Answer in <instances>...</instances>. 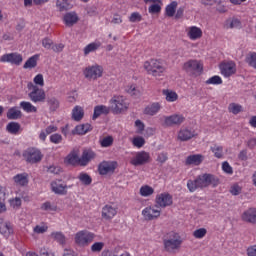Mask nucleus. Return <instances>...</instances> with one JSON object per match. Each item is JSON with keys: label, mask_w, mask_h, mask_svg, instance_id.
I'll list each match as a JSON object with an SVG mask.
<instances>
[{"label": "nucleus", "mask_w": 256, "mask_h": 256, "mask_svg": "<svg viewBox=\"0 0 256 256\" xmlns=\"http://www.w3.org/2000/svg\"><path fill=\"white\" fill-rule=\"evenodd\" d=\"M203 36V31H201V28H198L197 26H192L188 32V37L195 41V39H201Z\"/></svg>", "instance_id": "obj_30"}, {"label": "nucleus", "mask_w": 256, "mask_h": 256, "mask_svg": "<svg viewBox=\"0 0 256 256\" xmlns=\"http://www.w3.org/2000/svg\"><path fill=\"white\" fill-rule=\"evenodd\" d=\"M22 115L23 114L21 113V110L17 109V107H12L7 112V119H10V120L21 119Z\"/></svg>", "instance_id": "obj_32"}, {"label": "nucleus", "mask_w": 256, "mask_h": 256, "mask_svg": "<svg viewBox=\"0 0 256 256\" xmlns=\"http://www.w3.org/2000/svg\"><path fill=\"white\" fill-rule=\"evenodd\" d=\"M246 63H248L250 67H253V69H256V52H251L246 57Z\"/></svg>", "instance_id": "obj_46"}, {"label": "nucleus", "mask_w": 256, "mask_h": 256, "mask_svg": "<svg viewBox=\"0 0 256 256\" xmlns=\"http://www.w3.org/2000/svg\"><path fill=\"white\" fill-rule=\"evenodd\" d=\"M21 130V124L18 122H10L6 126V131L10 133V135H17Z\"/></svg>", "instance_id": "obj_33"}, {"label": "nucleus", "mask_w": 256, "mask_h": 256, "mask_svg": "<svg viewBox=\"0 0 256 256\" xmlns=\"http://www.w3.org/2000/svg\"><path fill=\"white\" fill-rule=\"evenodd\" d=\"M216 159H223V146L214 145L210 148Z\"/></svg>", "instance_id": "obj_41"}, {"label": "nucleus", "mask_w": 256, "mask_h": 256, "mask_svg": "<svg viewBox=\"0 0 256 256\" xmlns=\"http://www.w3.org/2000/svg\"><path fill=\"white\" fill-rule=\"evenodd\" d=\"M182 243L183 240H181V236L177 232H170L168 238L163 240L164 249L168 253H172V251L179 249Z\"/></svg>", "instance_id": "obj_2"}, {"label": "nucleus", "mask_w": 256, "mask_h": 256, "mask_svg": "<svg viewBox=\"0 0 256 256\" xmlns=\"http://www.w3.org/2000/svg\"><path fill=\"white\" fill-rule=\"evenodd\" d=\"M117 215V208L111 206V205H105L102 208V217L103 219H106L109 221V219H113Z\"/></svg>", "instance_id": "obj_21"}, {"label": "nucleus", "mask_w": 256, "mask_h": 256, "mask_svg": "<svg viewBox=\"0 0 256 256\" xmlns=\"http://www.w3.org/2000/svg\"><path fill=\"white\" fill-rule=\"evenodd\" d=\"M63 21L66 27H73L79 21V15L75 11L67 12L63 17Z\"/></svg>", "instance_id": "obj_20"}, {"label": "nucleus", "mask_w": 256, "mask_h": 256, "mask_svg": "<svg viewBox=\"0 0 256 256\" xmlns=\"http://www.w3.org/2000/svg\"><path fill=\"white\" fill-rule=\"evenodd\" d=\"M42 46L44 47V49H52V47H53V40H51L49 38H44L42 40Z\"/></svg>", "instance_id": "obj_60"}, {"label": "nucleus", "mask_w": 256, "mask_h": 256, "mask_svg": "<svg viewBox=\"0 0 256 256\" xmlns=\"http://www.w3.org/2000/svg\"><path fill=\"white\" fill-rule=\"evenodd\" d=\"M20 107L26 113H37V107H35L31 102L22 101L20 102Z\"/></svg>", "instance_id": "obj_36"}, {"label": "nucleus", "mask_w": 256, "mask_h": 256, "mask_svg": "<svg viewBox=\"0 0 256 256\" xmlns=\"http://www.w3.org/2000/svg\"><path fill=\"white\" fill-rule=\"evenodd\" d=\"M93 127H91V124H80L77 125L74 130H72V135H85L86 133H89Z\"/></svg>", "instance_id": "obj_25"}, {"label": "nucleus", "mask_w": 256, "mask_h": 256, "mask_svg": "<svg viewBox=\"0 0 256 256\" xmlns=\"http://www.w3.org/2000/svg\"><path fill=\"white\" fill-rule=\"evenodd\" d=\"M39 60V54L31 56L24 64V69H35L37 67V61Z\"/></svg>", "instance_id": "obj_35"}, {"label": "nucleus", "mask_w": 256, "mask_h": 256, "mask_svg": "<svg viewBox=\"0 0 256 256\" xmlns=\"http://www.w3.org/2000/svg\"><path fill=\"white\" fill-rule=\"evenodd\" d=\"M2 63H11V65H21L23 63V56L19 53H9L1 56Z\"/></svg>", "instance_id": "obj_13"}, {"label": "nucleus", "mask_w": 256, "mask_h": 256, "mask_svg": "<svg viewBox=\"0 0 256 256\" xmlns=\"http://www.w3.org/2000/svg\"><path fill=\"white\" fill-rule=\"evenodd\" d=\"M50 141L51 143H54L55 145H59V143H61V141H63V136H61V134H52L50 136Z\"/></svg>", "instance_id": "obj_55"}, {"label": "nucleus", "mask_w": 256, "mask_h": 256, "mask_svg": "<svg viewBox=\"0 0 256 256\" xmlns=\"http://www.w3.org/2000/svg\"><path fill=\"white\" fill-rule=\"evenodd\" d=\"M50 187L55 195H67V189H71V186L61 184V180L52 181Z\"/></svg>", "instance_id": "obj_14"}, {"label": "nucleus", "mask_w": 256, "mask_h": 256, "mask_svg": "<svg viewBox=\"0 0 256 256\" xmlns=\"http://www.w3.org/2000/svg\"><path fill=\"white\" fill-rule=\"evenodd\" d=\"M50 237L54 239L59 245H65L67 243V238L65 237V234L63 232H52L50 234Z\"/></svg>", "instance_id": "obj_34"}, {"label": "nucleus", "mask_w": 256, "mask_h": 256, "mask_svg": "<svg viewBox=\"0 0 256 256\" xmlns=\"http://www.w3.org/2000/svg\"><path fill=\"white\" fill-rule=\"evenodd\" d=\"M156 207H161L165 209V207H171L173 205V196L167 192L158 194L155 198Z\"/></svg>", "instance_id": "obj_9"}, {"label": "nucleus", "mask_w": 256, "mask_h": 256, "mask_svg": "<svg viewBox=\"0 0 256 256\" xmlns=\"http://www.w3.org/2000/svg\"><path fill=\"white\" fill-rule=\"evenodd\" d=\"M132 144L134 145V147L141 149V147H143V145H145V138H143L141 136L134 137L132 140Z\"/></svg>", "instance_id": "obj_49"}, {"label": "nucleus", "mask_w": 256, "mask_h": 256, "mask_svg": "<svg viewBox=\"0 0 256 256\" xmlns=\"http://www.w3.org/2000/svg\"><path fill=\"white\" fill-rule=\"evenodd\" d=\"M168 159H169V157L167 156V153L162 152V153L158 154L156 161L158 163H161V165H163V163H165Z\"/></svg>", "instance_id": "obj_59"}, {"label": "nucleus", "mask_w": 256, "mask_h": 256, "mask_svg": "<svg viewBox=\"0 0 256 256\" xmlns=\"http://www.w3.org/2000/svg\"><path fill=\"white\" fill-rule=\"evenodd\" d=\"M203 163V155H190L186 159V165H201Z\"/></svg>", "instance_id": "obj_28"}, {"label": "nucleus", "mask_w": 256, "mask_h": 256, "mask_svg": "<svg viewBox=\"0 0 256 256\" xmlns=\"http://www.w3.org/2000/svg\"><path fill=\"white\" fill-rule=\"evenodd\" d=\"M206 85H223V79L220 78V76H212L208 80L205 81Z\"/></svg>", "instance_id": "obj_43"}, {"label": "nucleus", "mask_w": 256, "mask_h": 256, "mask_svg": "<svg viewBox=\"0 0 256 256\" xmlns=\"http://www.w3.org/2000/svg\"><path fill=\"white\" fill-rule=\"evenodd\" d=\"M144 69L147 71L148 75L153 77H162L165 73V66L161 60H149L144 63Z\"/></svg>", "instance_id": "obj_1"}, {"label": "nucleus", "mask_w": 256, "mask_h": 256, "mask_svg": "<svg viewBox=\"0 0 256 256\" xmlns=\"http://www.w3.org/2000/svg\"><path fill=\"white\" fill-rule=\"evenodd\" d=\"M184 70L189 75H201L203 73V64L199 63L197 60H189L184 63Z\"/></svg>", "instance_id": "obj_8"}, {"label": "nucleus", "mask_w": 256, "mask_h": 256, "mask_svg": "<svg viewBox=\"0 0 256 256\" xmlns=\"http://www.w3.org/2000/svg\"><path fill=\"white\" fill-rule=\"evenodd\" d=\"M127 93H129V95H131L132 97H138V95H139V90H137V87H135V85H131V86L127 89Z\"/></svg>", "instance_id": "obj_61"}, {"label": "nucleus", "mask_w": 256, "mask_h": 256, "mask_svg": "<svg viewBox=\"0 0 256 256\" xmlns=\"http://www.w3.org/2000/svg\"><path fill=\"white\" fill-rule=\"evenodd\" d=\"M78 179L82 182V185L89 186L91 183H93V178H91V176L85 172L80 173Z\"/></svg>", "instance_id": "obj_38"}, {"label": "nucleus", "mask_w": 256, "mask_h": 256, "mask_svg": "<svg viewBox=\"0 0 256 256\" xmlns=\"http://www.w3.org/2000/svg\"><path fill=\"white\" fill-rule=\"evenodd\" d=\"M187 188L190 191V193H195L197 189H201V187H199V184L197 183V178L195 180H188Z\"/></svg>", "instance_id": "obj_45"}, {"label": "nucleus", "mask_w": 256, "mask_h": 256, "mask_svg": "<svg viewBox=\"0 0 256 256\" xmlns=\"http://www.w3.org/2000/svg\"><path fill=\"white\" fill-rule=\"evenodd\" d=\"M205 235H207V229H205V228H199L193 232V236L196 239H203V237H205Z\"/></svg>", "instance_id": "obj_51"}, {"label": "nucleus", "mask_w": 256, "mask_h": 256, "mask_svg": "<svg viewBox=\"0 0 256 256\" xmlns=\"http://www.w3.org/2000/svg\"><path fill=\"white\" fill-rule=\"evenodd\" d=\"M176 10H177V2L173 1L172 3L166 6L167 17H173L175 15Z\"/></svg>", "instance_id": "obj_42"}, {"label": "nucleus", "mask_w": 256, "mask_h": 256, "mask_svg": "<svg viewBox=\"0 0 256 256\" xmlns=\"http://www.w3.org/2000/svg\"><path fill=\"white\" fill-rule=\"evenodd\" d=\"M220 71L224 77H231V75H235L237 69L235 68V63L227 62L220 65Z\"/></svg>", "instance_id": "obj_18"}, {"label": "nucleus", "mask_w": 256, "mask_h": 256, "mask_svg": "<svg viewBox=\"0 0 256 256\" xmlns=\"http://www.w3.org/2000/svg\"><path fill=\"white\" fill-rule=\"evenodd\" d=\"M23 157L27 163L35 165V163H41L43 153L37 148H28L23 152Z\"/></svg>", "instance_id": "obj_6"}, {"label": "nucleus", "mask_w": 256, "mask_h": 256, "mask_svg": "<svg viewBox=\"0 0 256 256\" xmlns=\"http://www.w3.org/2000/svg\"><path fill=\"white\" fill-rule=\"evenodd\" d=\"M28 89L32 91L28 94V97L32 103H45L46 95L45 90L34 85L33 82H29L27 85Z\"/></svg>", "instance_id": "obj_4"}, {"label": "nucleus", "mask_w": 256, "mask_h": 256, "mask_svg": "<svg viewBox=\"0 0 256 256\" xmlns=\"http://www.w3.org/2000/svg\"><path fill=\"white\" fill-rule=\"evenodd\" d=\"M229 113H232L233 115H239L243 111V106L241 104L237 103H230L228 106Z\"/></svg>", "instance_id": "obj_39"}, {"label": "nucleus", "mask_w": 256, "mask_h": 256, "mask_svg": "<svg viewBox=\"0 0 256 256\" xmlns=\"http://www.w3.org/2000/svg\"><path fill=\"white\" fill-rule=\"evenodd\" d=\"M99 46L96 43H90L84 48V54L89 55V53H93V51H97Z\"/></svg>", "instance_id": "obj_53"}, {"label": "nucleus", "mask_w": 256, "mask_h": 256, "mask_svg": "<svg viewBox=\"0 0 256 256\" xmlns=\"http://www.w3.org/2000/svg\"><path fill=\"white\" fill-rule=\"evenodd\" d=\"M148 12L151 13L152 15H155L157 13H161V5H159V4H152L148 8Z\"/></svg>", "instance_id": "obj_56"}, {"label": "nucleus", "mask_w": 256, "mask_h": 256, "mask_svg": "<svg viewBox=\"0 0 256 256\" xmlns=\"http://www.w3.org/2000/svg\"><path fill=\"white\" fill-rule=\"evenodd\" d=\"M47 103L51 111H57V109H59V100H57V98L55 97L48 98Z\"/></svg>", "instance_id": "obj_44"}, {"label": "nucleus", "mask_w": 256, "mask_h": 256, "mask_svg": "<svg viewBox=\"0 0 256 256\" xmlns=\"http://www.w3.org/2000/svg\"><path fill=\"white\" fill-rule=\"evenodd\" d=\"M142 215L147 221H153V219H157V217L161 216V211L153 207H146L142 210Z\"/></svg>", "instance_id": "obj_19"}, {"label": "nucleus", "mask_w": 256, "mask_h": 256, "mask_svg": "<svg viewBox=\"0 0 256 256\" xmlns=\"http://www.w3.org/2000/svg\"><path fill=\"white\" fill-rule=\"evenodd\" d=\"M93 239H95V234L87 230H81L75 234L74 243L78 247H88L90 243H93Z\"/></svg>", "instance_id": "obj_5"}, {"label": "nucleus", "mask_w": 256, "mask_h": 256, "mask_svg": "<svg viewBox=\"0 0 256 256\" xmlns=\"http://www.w3.org/2000/svg\"><path fill=\"white\" fill-rule=\"evenodd\" d=\"M96 154L93 150H84L81 158L79 159V163L85 167L92 159H95Z\"/></svg>", "instance_id": "obj_23"}, {"label": "nucleus", "mask_w": 256, "mask_h": 256, "mask_svg": "<svg viewBox=\"0 0 256 256\" xmlns=\"http://www.w3.org/2000/svg\"><path fill=\"white\" fill-rule=\"evenodd\" d=\"M241 27V21L237 18H233L230 22V29H239Z\"/></svg>", "instance_id": "obj_58"}, {"label": "nucleus", "mask_w": 256, "mask_h": 256, "mask_svg": "<svg viewBox=\"0 0 256 256\" xmlns=\"http://www.w3.org/2000/svg\"><path fill=\"white\" fill-rule=\"evenodd\" d=\"M40 255L41 256H55V254L49 250V248H40Z\"/></svg>", "instance_id": "obj_63"}, {"label": "nucleus", "mask_w": 256, "mask_h": 256, "mask_svg": "<svg viewBox=\"0 0 256 256\" xmlns=\"http://www.w3.org/2000/svg\"><path fill=\"white\" fill-rule=\"evenodd\" d=\"M27 173L17 174L14 176L13 180L17 185H21V187H25L29 183V179L27 178Z\"/></svg>", "instance_id": "obj_31"}, {"label": "nucleus", "mask_w": 256, "mask_h": 256, "mask_svg": "<svg viewBox=\"0 0 256 256\" xmlns=\"http://www.w3.org/2000/svg\"><path fill=\"white\" fill-rule=\"evenodd\" d=\"M34 83L35 85H40V87H43L45 85V81L43 80V74H38L34 77Z\"/></svg>", "instance_id": "obj_62"}, {"label": "nucleus", "mask_w": 256, "mask_h": 256, "mask_svg": "<svg viewBox=\"0 0 256 256\" xmlns=\"http://www.w3.org/2000/svg\"><path fill=\"white\" fill-rule=\"evenodd\" d=\"M242 221L256 225V208H249L242 213Z\"/></svg>", "instance_id": "obj_17"}, {"label": "nucleus", "mask_w": 256, "mask_h": 256, "mask_svg": "<svg viewBox=\"0 0 256 256\" xmlns=\"http://www.w3.org/2000/svg\"><path fill=\"white\" fill-rule=\"evenodd\" d=\"M49 229L48 225H36L33 229L34 233H37V235H43V233H47Z\"/></svg>", "instance_id": "obj_48"}, {"label": "nucleus", "mask_w": 256, "mask_h": 256, "mask_svg": "<svg viewBox=\"0 0 256 256\" xmlns=\"http://www.w3.org/2000/svg\"><path fill=\"white\" fill-rule=\"evenodd\" d=\"M163 95L166 97V101L169 103H173L179 99V95H177V92H173L171 90H163Z\"/></svg>", "instance_id": "obj_37"}, {"label": "nucleus", "mask_w": 256, "mask_h": 256, "mask_svg": "<svg viewBox=\"0 0 256 256\" xmlns=\"http://www.w3.org/2000/svg\"><path fill=\"white\" fill-rule=\"evenodd\" d=\"M142 20L143 16H141L139 12H133L129 17L130 23H139V21Z\"/></svg>", "instance_id": "obj_52"}, {"label": "nucleus", "mask_w": 256, "mask_h": 256, "mask_svg": "<svg viewBox=\"0 0 256 256\" xmlns=\"http://www.w3.org/2000/svg\"><path fill=\"white\" fill-rule=\"evenodd\" d=\"M110 104L112 105V109L116 115L119 113H123V111H127L129 106L125 103L123 96H114L110 99Z\"/></svg>", "instance_id": "obj_7"}, {"label": "nucleus", "mask_w": 256, "mask_h": 256, "mask_svg": "<svg viewBox=\"0 0 256 256\" xmlns=\"http://www.w3.org/2000/svg\"><path fill=\"white\" fill-rule=\"evenodd\" d=\"M158 111H161V104H159L158 102H154L145 107L144 115H150L151 117H153V115H157Z\"/></svg>", "instance_id": "obj_26"}, {"label": "nucleus", "mask_w": 256, "mask_h": 256, "mask_svg": "<svg viewBox=\"0 0 256 256\" xmlns=\"http://www.w3.org/2000/svg\"><path fill=\"white\" fill-rule=\"evenodd\" d=\"M56 7L59 11H69V9H73V4H71V0H57Z\"/></svg>", "instance_id": "obj_29"}, {"label": "nucleus", "mask_w": 256, "mask_h": 256, "mask_svg": "<svg viewBox=\"0 0 256 256\" xmlns=\"http://www.w3.org/2000/svg\"><path fill=\"white\" fill-rule=\"evenodd\" d=\"M109 107L105 106V105H98L94 107V114L92 116L93 121H95L96 119H99V117H101V115H109Z\"/></svg>", "instance_id": "obj_24"}, {"label": "nucleus", "mask_w": 256, "mask_h": 256, "mask_svg": "<svg viewBox=\"0 0 256 256\" xmlns=\"http://www.w3.org/2000/svg\"><path fill=\"white\" fill-rule=\"evenodd\" d=\"M103 247H105V243H103V242H95L91 246V251H92V253H101V251H103Z\"/></svg>", "instance_id": "obj_50"}, {"label": "nucleus", "mask_w": 256, "mask_h": 256, "mask_svg": "<svg viewBox=\"0 0 256 256\" xmlns=\"http://www.w3.org/2000/svg\"><path fill=\"white\" fill-rule=\"evenodd\" d=\"M247 255L248 256H256V245L248 247Z\"/></svg>", "instance_id": "obj_64"}, {"label": "nucleus", "mask_w": 256, "mask_h": 256, "mask_svg": "<svg viewBox=\"0 0 256 256\" xmlns=\"http://www.w3.org/2000/svg\"><path fill=\"white\" fill-rule=\"evenodd\" d=\"M40 209L42 211H57V205L52 204L50 201H46L41 205Z\"/></svg>", "instance_id": "obj_47"}, {"label": "nucleus", "mask_w": 256, "mask_h": 256, "mask_svg": "<svg viewBox=\"0 0 256 256\" xmlns=\"http://www.w3.org/2000/svg\"><path fill=\"white\" fill-rule=\"evenodd\" d=\"M101 147H111L113 145V138L111 136L104 137L100 141Z\"/></svg>", "instance_id": "obj_54"}, {"label": "nucleus", "mask_w": 256, "mask_h": 256, "mask_svg": "<svg viewBox=\"0 0 256 256\" xmlns=\"http://www.w3.org/2000/svg\"><path fill=\"white\" fill-rule=\"evenodd\" d=\"M117 169V162L115 161H103L98 165L99 175H109V173H115Z\"/></svg>", "instance_id": "obj_12"}, {"label": "nucleus", "mask_w": 256, "mask_h": 256, "mask_svg": "<svg viewBox=\"0 0 256 256\" xmlns=\"http://www.w3.org/2000/svg\"><path fill=\"white\" fill-rule=\"evenodd\" d=\"M182 123H185V118L182 114H173L164 117V124L166 127H173L175 125H181Z\"/></svg>", "instance_id": "obj_15"}, {"label": "nucleus", "mask_w": 256, "mask_h": 256, "mask_svg": "<svg viewBox=\"0 0 256 256\" xmlns=\"http://www.w3.org/2000/svg\"><path fill=\"white\" fill-rule=\"evenodd\" d=\"M196 183H198V186L200 189H205L207 187H217L219 185L220 181L219 178L213 174L205 173L197 176Z\"/></svg>", "instance_id": "obj_3"}, {"label": "nucleus", "mask_w": 256, "mask_h": 256, "mask_svg": "<svg viewBox=\"0 0 256 256\" xmlns=\"http://www.w3.org/2000/svg\"><path fill=\"white\" fill-rule=\"evenodd\" d=\"M222 170L224 171V173H228V175H232L233 173V168L231 167V165H229V162L227 161L222 163Z\"/></svg>", "instance_id": "obj_57"}, {"label": "nucleus", "mask_w": 256, "mask_h": 256, "mask_svg": "<svg viewBox=\"0 0 256 256\" xmlns=\"http://www.w3.org/2000/svg\"><path fill=\"white\" fill-rule=\"evenodd\" d=\"M153 193H155V190L149 185L142 186L140 188V195L142 197H150V195H153Z\"/></svg>", "instance_id": "obj_40"}, {"label": "nucleus", "mask_w": 256, "mask_h": 256, "mask_svg": "<svg viewBox=\"0 0 256 256\" xmlns=\"http://www.w3.org/2000/svg\"><path fill=\"white\" fill-rule=\"evenodd\" d=\"M84 76L86 79H99V77H103V67L99 65L88 66L84 70Z\"/></svg>", "instance_id": "obj_11"}, {"label": "nucleus", "mask_w": 256, "mask_h": 256, "mask_svg": "<svg viewBox=\"0 0 256 256\" xmlns=\"http://www.w3.org/2000/svg\"><path fill=\"white\" fill-rule=\"evenodd\" d=\"M150 159L151 155L148 152L140 151L136 153L135 157L131 159L130 163L131 165H134V167H139L141 165H147Z\"/></svg>", "instance_id": "obj_10"}, {"label": "nucleus", "mask_w": 256, "mask_h": 256, "mask_svg": "<svg viewBox=\"0 0 256 256\" xmlns=\"http://www.w3.org/2000/svg\"><path fill=\"white\" fill-rule=\"evenodd\" d=\"M85 117V111L81 106H75L72 110V119L73 121H81Z\"/></svg>", "instance_id": "obj_27"}, {"label": "nucleus", "mask_w": 256, "mask_h": 256, "mask_svg": "<svg viewBox=\"0 0 256 256\" xmlns=\"http://www.w3.org/2000/svg\"><path fill=\"white\" fill-rule=\"evenodd\" d=\"M197 134L195 133V130L189 129V128H181L178 132V139L179 141H191L193 137H195Z\"/></svg>", "instance_id": "obj_16"}, {"label": "nucleus", "mask_w": 256, "mask_h": 256, "mask_svg": "<svg viewBox=\"0 0 256 256\" xmlns=\"http://www.w3.org/2000/svg\"><path fill=\"white\" fill-rule=\"evenodd\" d=\"M0 233L4 235V237H9V235L13 234V226L11 223L0 219Z\"/></svg>", "instance_id": "obj_22"}]
</instances>
